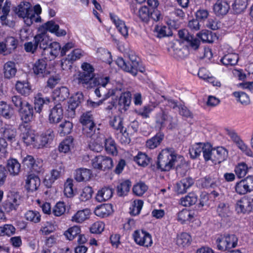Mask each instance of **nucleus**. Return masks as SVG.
Here are the masks:
<instances>
[{
  "label": "nucleus",
  "mask_w": 253,
  "mask_h": 253,
  "mask_svg": "<svg viewBox=\"0 0 253 253\" xmlns=\"http://www.w3.org/2000/svg\"><path fill=\"white\" fill-rule=\"evenodd\" d=\"M183 158L171 149L163 150L158 157L157 167L162 171L169 170L178 161L182 163Z\"/></svg>",
  "instance_id": "1"
},
{
  "label": "nucleus",
  "mask_w": 253,
  "mask_h": 253,
  "mask_svg": "<svg viewBox=\"0 0 253 253\" xmlns=\"http://www.w3.org/2000/svg\"><path fill=\"white\" fill-rule=\"evenodd\" d=\"M83 72H80L76 78L78 83L84 87L91 88L96 86V83L99 77H95L94 68L92 65L86 62L82 65Z\"/></svg>",
  "instance_id": "2"
},
{
  "label": "nucleus",
  "mask_w": 253,
  "mask_h": 253,
  "mask_svg": "<svg viewBox=\"0 0 253 253\" xmlns=\"http://www.w3.org/2000/svg\"><path fill=\"white\" fill-rule=\"evenodd\" d=\"M127 55L131 63L126 62L122 57H118L116 63L124 71L129 72L135 76L137 74L139 66V58L133 51H129Z\"/></svg>",
  "instance_id": "3"
},
{
  "label": "nucleus",
  "mask_w": 253,
  "mask_h": 253,
  "mask_svg": "<svg viewBox=\"0 0 253 253\" xmlns=\"http://www.w3.org/2000/svg\"><path fill=\"white\" fill-rule=\"evenodd\" d=\"M97 81L96 86L98 87L94 91L97 96L102 97L105 100L115 94V89L111 87L109 77H99Z\"/></svg>",
  "instance_id": "4"
},
{
  "label": "nucleus",
  "mask_w": 253,
  "mask_h": 253,
  "mask_svg": "<svg viewBox=\"0 0 253 253\" xmlns=\"http://www.w3.org/2000/svg\"><path fill=\"white\" fill-rule=\"evenodd\" d=\"M19 129L21 131V138L27 145H32L35 148H40L38 141V137L36 135L29 124L22 123L19 126Z\"/></svg>",
  "instance_id": "5"
},
{
  "label": "nucleus",
  "mask_w": 253,
  "mask_h": 253,
  "mask_svg": "<svg viewBox=\"0 0 253 253\" xmlns=\"http://www.w3.org/2000/svg\"><path fill=\"white\" fill-rule=\"evenodd\" d=\"M20 204V196L17 192H9L6 199L2 203V207L6 212H10L17 210Z\"/></svg>",
  "instance_id": "6"
},
{
  "label": "nucleus",
  "mask_w": 253,
  "mask_h": 253,
  "mask_svg": "<svg viewBox=\"0 0 253 253\" xmlns=\"http://www.w3.org/2000/svg\"><path fill=\"white\" fill-rule=\"evenodd\" d=\"M156 122L157 126L160 129L167 126L169 129H172L177 125L176 121L173 119L172 117L164 110L157 114Z\"/></svg>",
  "instance_id": "7"
},
{
  "label": "nucleus",
  "mask_w": 253,
  "mask_h": 253,
  "mask_svg": "<svg viewBox=\"0 0 253 253\" xmlns=\"http://www.w3.org/2000/svg\"><path fill=\"white\" fill-rule=\"evenodd\" d=\"M64 172V167L62 162L56 163L54 168L52 169L49 174L46 175L44 183L46 186L49 188L51 185L58 179Z\"/></svg>",
  "instance_id": "8"
},
{
  "label": "nucleus",
  "mask_w": 253,
  "mask_h": 253,
  "mask_svg": "<svg viewBox=\"0 0 253 253\" xmlns=\"http://www.w3.org/2000/svg\"><path fill=\"white\" fill-rule=\"evenodd\" d=\"M91 165L95 169L106 170L112 168L113 162L111 158L99 155L92 160Z\"/></svg>",
  "instance_id": "9"
},
{
  "label": "nucleus",
  "mask_w": 253,
  "mask_h": 253,
  "mask_svg": "<svg viewBox=\"0 0 253 253\" xmlns=\"http://www.w3.org/2000/svg\"><path fill=\"white\" fill-rule=\"evenodd\" d=\"M133 236L136 243L140 246L148 247L150 246L152 244L151 235L143 230L135 231Z\"/></svg>",
  "instance_id": "10"
},
{
  "label": "nucleus",
  "mask_w": 253,
  "mask_h": 253,
  "mask_svg": "<svg viewBox=\"0 0 253 253\" xmlns=\"http://www.w3.org/2000/svg\"><path fill=\"white\" fill-rule=\"evenodd\" d=\"M47 63L42 59H39L33 65V71L35 75L38 77L43 78L49 74V71L47 69Z\"/></svg>",
  "instance_id": "11"
},
{
  "label": "nucleus",
  "mask_w": 253,
  "mask_h": 253,
  "mask_svg": "<svg viewBox=\"0 0 253 253\" xmlns=\"http://www.w3.org/2000/svg\"><path fill=\"white\" fill-rule=\"evenodd\" d=\"M236 211L239 213H246L252 210L250 196H246L238 200L235 206Z\"/></svg>",
  "instance_id": "12"
},
{
  "label": "nucleus",
  "mask_w": 253,
  "mask_h": 253,
  "mask_svg": "<svg viewBox=\"0 0 253 253\" xmlns=\"http://www.w3.org/2000/svg\"><path fill=\"white\" fill-rule=\"evenodd\" d=\"M63 117V110L60 103L57 104L50 110L49 115V122L50 124L59 123Z\"/></svg>",
  "instance_id": "13"
},
{
  "label": "nucleus",
  "mask_w": 253,
  "mask_h": 253,
  "mask_svg": "<svg viewBox=\"0 0 253 253\" xmlns=\"http://www.w3.org/2000/svg\"><path fill=\"white\" fill-rule=\"evenodd\" d=\"M110 15L111 20L115 25L118 31L125 38H127L128 36V28L125 22L113 14L111 13Z\"/></svg>",
  "instance_id": "14"
},
{
  "label": "nucleus",
  "mask_w": 253,
  "mask_h": 253,
  "mask_svg": "<svg viewBox=\"0 0 253 253\" xmlns=\"http://www.w3.org/2000/svg\"><path fill=\"white\" fill-rule=\"evenodd\" d=\"M19 112L21 114L23 123L28 124V122L31 121L33 117L34 111L32 106L28 102L25 103V105Z\"/></svg>",
  "instance_id": "15"
},
{
  "label": "nucleus",
  "mask_w": 253,
  "mask_h": 253,
  "mask_svg": "<svg viewBox=\"0 0 253 253\" xmlns=\"http://www.w3.org/2000/svg\"><path fill=\"white\" fill-rule=\"evenodd\" d=\"M104 136L102 134H99L96 137L91 138L88 145L89 149L94 152H100L103 148Z\"/></svg>",
  "instance_id": "16"
},
{
  "label": "nucleus",
  "mask_w": 253,
  "mask_h": 253,
  "mask_svg": "<svg viewBox=\"0 0 253 253\" xmlns=\"http://www.w3.org/2000/svg\"><path fill=\"white\" fill-rule=\"evenodd\" d=\"M178 35L181 39L188 42L192 48L195 50L198 48L200 44L199 41L198 39L194 38L192 35H189L187 31H179Z\"/></svg>",
  "instance_id": "17"
},
{
  "label": "nucleus",
  "mask_w": 253,
  "mask_h": 253,
  "mask_svg": "<svg viewBox=\"0 0 253 253\" xmlns=\"http://www.w3.org/2000/svg\"><path fill=\"white\" fill-rule=\"evenodd\" d=\"M229 9V5L224 0H217L213 6V11L217 16L226 14Z\"/></svg>",
  "instance_id": "18"
},
{
  "label": "nucleus",
  "mask_w": 253,
  "mask_h": 253,
  "mask_svg": "<svg viewBox=\"0 0 253 253\" xmlns=\"http://www.w3.org/2000/svg\"><path fill=\"white\" fill-rule=\"evenodd\" d=\"M41 181L39 177L34 174H29L26 180V187L31 191L36 190L40 185Z\"/></svg>",
  "instance_id": "19"
},
{
  "label": "nucleus",
  "mask_w": 253,
  "mask_h": 253,
  "mask_svg": "<svg viewBox=\"0 0 253 253\" xmlns=\"http://www.w3.org/2000/svg\"><path fill=\"white\" fill-rule=\"evenodd\" d=\"M212 162L214 164L220 163L225 160L227 156V152L222 147L214 148L212 152Z\"/></svg>",
  "instance_id": "20"
},
{
  "label": "nucleus",
  "mask_w": 253,
  "mask_h": 253,
  "mask_svg": "<svg viewBox=\"0 0 253 253\" xmlns=\"http://www.w3.org/2000/svg\"><path fill=\"white\" fill-rule=\"evenodd\" d=\"M31 12H33L31 4L27 1H22L15 9V12L19 17H25Z\"/></svg>",
  "instance_id": "21"
},
{
  "label": "nucleus",
  "mask_w": 253,
  "mask_h": 253,
  "mask_svg": "<svg viewBox=\"0 0 253 253\" xmlns=\"http://www.w3.org/2000/svg\"><path fill=\"white\" fill-rule=\"evenodd\" d=\"M193 183V180L191 178L188 177L183 179L176 184L175 191L178 194H183Z\"/></svg>",
  "instance_id": "22"
},
{
  "label": "nucleus",
  "mask_w": 253,
  "mask_h": 253,
  "mask_svg": "<svg viewBox=\"0 0 253 253\" xmlns=\"http://www.w3.org/2000/svg\"><path fill=\"white\" fill-rule=\"evenodd\" d=\"M92 176L90 169L81 168L76 171L75 178L78 182L88 181Z\"/></svg>",
  "instance_id": "23"
},
{
  "label": "nucleus",
  "mask_w": 253,
  "mask_h": 253,
  "mask_svg": "<svg viewBox=\"0 0 253 253\" xmlns=\"http://www.w3.org/2000/svg\"><path fill=\"white\" fill-rule=\"evenodd\" d=\"M113 193L112 188L108 187H103L98 191L96 196V199L99 202L106 201L112 197Z\"/></svg>",
  "instance_id": "24"
},
{
  "label": "nucleus",
  "mask_w": 253,
  "mask_h": 253,
  "mask_svg": "<svg viewBox=\"0 0 253 253\" xmlns=\"http://www.w3.org/2000/svg\"><path fill=\"white\" fill-rule=\"evenodd\" d=\"M84 100V95L82 92H78L72 96L68 102V111L74 112L75 109Z\"/></svg>",
  "instance_id": "25"
},
{
  "label": "nucleus",
  "mask_w": 253,
  "mask_h": 253,
  "mask_svg": "<svg viewBox=\"0 0 253 253\" xmlns=\"http://www.w3.org/2000/svg\"><path fill=\"white\" fill-rule=\"evenodd\" d=\"M6 168L11 175L15 176L20 172L21 165L16 159H10L7 161Z\"/></svg>",
  "instance_id": "26"
},
{
  "label": "nucleus",
  "mask_w": 253,
  "mask_h": 253,
  "mask_svg": "<svg viewBox=\"0 0 253 253\" xmlns=\"http://www.w3.org/2000/svg\"><path fill=\"white\" fill-rule=\"evenodd\" d=\"M90 210L88 209L78 211L72 217L71 220L76 223H82L89 217Z\"/></svg>",
  "instance_id": "27"
},
{
  "label": "nucleus",
  "mask_w": 253,
  "mask_h": 253,
  "mask_svg": "<svg viewBox=\"0 0 253 253\" xmlns=\"http://www.w3.org/2000/svg\"><path fill=\"white\" fill-rule=\"evenodd\" d=\"M239 59L238 54L228 53L221 58L220 62L225 66H234L238 63Z\"/></svg>",
  "instance_id": "28"
},
{
  "label": "nucleus",
  "mask_w": 253,
  "mask_h": 253,
  "mask_svg": "<svg viewBox=\"0 0 253 253\" xmlns=\"http://www.w3.org/2000/svg\"><path fill=\"white\" fill-rule=\"evenodd\" d=\"M17 72L15 63L12 61L5 63L3 66V74L5 78L10 79L13 77Z\"/></svg>",
  "instance_id": "29"
},
{
  "label": "nucleus",
  "mask_w": 253,
  "mask_h": 253,
  "mask_svg": "<svg viewBox=\"0 0 253 253\" xmlns=\"http://www.w3.org/2000/svg\"><path fill=\"white\" fill-rule=\"evenodd\" d=\"M103 143H104L105 151L108 154L113 155H117V149L116 144L115 141L111 137L104 138Z\"/></svg>",
  "instance_id": "30"
},
{
  "label": "nucleus",
  "mask_w": 253,
  "mask_h": 253,
  "mask_svg": "<svg viewBox=\"0 0 253 253\" xmlns=\"http://www.w3.org/2000/svg\"><path fill=\"white\" fill-rule=\"evenodd\" d=\"M15 87L16 90L20 94L25 96L29 95L31 91V88L29 84L25 81H17Z\"/></svg>",
  "instance_id": "31"
},
{
  "label": "nucleus",
  "mask_w": 253,
  "mask_h": 253,
  "mask_svg": "<svg viewBox=\"0 0 253 253\" xmlns=\"http://www.w3.org/2000/svg\"><path fill=\"white\" fill-rule=\"evenodd\" d=\"M112 211V205L105 204L97 207L94 210L96 215L100 217H105L108 216Z\"/></svg>",
  "instance_id": "32"
},
{
  "label": "nucleus",
  "mask_w": 253,
  "mask_h": 253,
  "mask_svg": "<svg viewBox=\"0 0 253 253\" xmlns=\"http://www.w3.org/2000/svg\"><path fill=\"white\" fill-rule=\"evenodd\" d=\"M54 137V132L51 129H48L42 134L40 137V142H39L40 148L45 146L48 143H50L52 141Z\"/></svg>",
  "instance_id": "33"
},
{
  "label": "nucleus",
  "mask_w": 253,
  "mask_h": 253,
  "mask_svg": "<svg viewBox=\"0 0 253 253\" xmlns=\"http://www.w3.org/2000/svg\"><path fill=\"white\" fill-rule=\"evenodd\" d=\"M131 100V94L129 91L122 93L119 100V104L125 111L129 106Z\"/></svg>",
  "instance_id": "34"
},
{
  "label": "nucleus",
  "mask_w": 253,
  "mask_h": 253,
  "mask_svg": "<svg viewBox=\"0 0 253 253\" xmlns=\"http://www.w3.org/2000/svg\"><path fill=\"white\" fill-rule=\"evenodd\" d=\"M191 237L187 233H182L177 235L176 244L181 247H185L190 245L191 242Z\"/></svg>",
  "instance_id": "35"
},
{
  "label": "nucleus",
  "mask_w": 253,
  "mask_h": 253,
  "mask_svg": "<svg viewBox=\"0 0 253 253\" xmlns=\"http://www.w3.org/2000/svg\"><path fill=\"white\" fill-rule=\"evenodd\" d=\"M218 214L221 217L229 216L231 213L229 205L225 202H220L216 209Z\"/></svg>",
  "instance_id": "36"
},
{
  "label": "nucleus",
  "mask_w": 253,
  "mask_h": 253,
  "mask_svg": "<svg viewBox=\"0 0 253 253\" xmlns=\"http://www.w3.org/2000/svg\"><path fill=\"white\" fill-rule=\"evenodd\" d=\"M50 102L49 98H43L38 94L35 99V109L37 113H41L42 111L44 104H47Z\"/></svg>",
  "instance_id": "37"
},
{
  "label": "nucleus",
  "mask_w": 253,
  "mask_h": 253,
  "mask_svg": "<svg viewBox=\"0 0 253 253\" xmlns=\"http://www.w3.org/2000/svg\"><path fill=\"white\" fill-rule=\"evenodd\" d=\"M35 40L36 41L38 46H39L43 50L47 47L50 43L48 38L43 33L36 35L35 37Z\"/></svg>",
  "instance_id": "38"
},
{
  "label": "nucleus",
  "mask_w": 253,
  "mask_h": 253,
  "mask_svg": "<svg viewBox=\"0 0 253 253\" xmlns=\"http://www.w3.org/2000/svg\"><path fill=\"white\" fill-rule=\"evenodd\" d=\"M0 114L6 119H10L13 114V109L5 102H0Z\"/></svg>",
  "instance_id": "39"
},
{
  "label": "nucleus",
  "mask_w": 253,
  "mask_h": 253,
  "mask_svg": "<svg viewBox=\"0 0 253 253\" xmlns=\"http://www.w3.org/2000/svg\"><path fill=\"white\" fill-rule=\"evenodd\" d=\"M164 138V135L161 133H157L155 136L146 142V147L150 149L156 148Z\"/></svg>",
  "instance_id": "40"
},
{
  "label": "nucleus",
  "mask_w": 253,
  "mask_h": 253,
  "mask_svg": "<svg viewBox=\"0 0 253 253\" xmlns=\"http://www.w3.org/2000/svg\"><path fill=\"white\" fill-rule=\"evenodd\" d=\"M197 201V196L193 193H189L188 195L180 199L181 204L185 207H189L194 205Z\"/></svg>",
  "instance_id": "41"
},
{
  "label": "nucleus",
  "mask_w": 253,
  "mask_h": 253,
  "mask_svg": "<svg viewBox=\"0 0 253 253\" xmlns=\"http://www.w3.org/2000/svg\"><path fill=\"white\" fill-rule=\"evenodd\" d=\"M131 186V183L129 180H126L117 186V194L119 196L126 195L129 192Z\"/></svg>",
  "instance_id": "42"
},
{
  "label": "nucleus",
  "mask_w": 253,
  "mask_h": 253,
  "mask_svg": "<svg viewBox=\"0 0 253 253\" xmlns=\"http://www.w3.org/2000/svg\"><path fill=\"white\" fill-rule=\"evenodd\" d=\"M72 128V123L69 121L65 120L59 125L58 131L61 135H65L69 134Z\"/></svg>",
  "instance_id": "43"
},
{
  "label": "nucleus",
  "mask_w": 253,
  "mask_h": 253,
  "mask_svg": "<svg viewBox=\"0 0 253 253\" xmlns=\"http://www.w3.org/2000/svg\"><path fill=\"white\" fill-rule=\"evenodd\" d=\"M54 95L59 101H64L69 96V89L64 86L56 88L54 91Z\"/></svg>",
  "instance_id": "44"
},
{
  "label": "nucleus",
  "mask_w": 253,
  "mask_h": 253,
  "mask_svg": "<svg viewBox=\"0 0 253 253\" xmlns=\"http://www.w3.org/2000/svg\"><path fill=\"white\" fill-rule=\"evenodd\" d=\"M247 5V0H235L232 6L235 13H240L246 9Z\"/></svg>",
  "instance_id": "45"
},
{
  "label": "nucleus",
  "mask_w": 253,
  "mask_h": 253,
  "mask_svg": "<svg viewBox=\"0 0 253 253\" xmlns=\"http://www.w3.org/2000/svg\"><path fill=\"white\" fill-rule=\"evenodd\" d=\"M193 218V215L191 212L186 210L184 209L179 211L177 214V220L183 224L186 221L191 220Z\"/></svg>",
  "instance_id": "46"
},
{
  "label": "nucleus",
  "mask_w": 253,
  "mask_h": 253,
  "mask_svg": "<svg viewBox=\"0 0 253 253\" xmlns=\"http://www.w3.org/2000/svg\"><path fill=\"white\" fill-rule=\"evenodd\" d=\"M110 125L115 129L119 130L121 133L120 134L123 135L124 127L123 126V120L120 117H114L110 120Z\"/></svg>",
  "instance_id": "47"
},
{
  "label": "nucleus",
  "mask_w": 253,
  "mask_h": 253,
  "mask_svg": "<svg viewBox=\"0 0 253 253\" xmlns=\"http://www.w3.org/2000/svg\"><path fill=\"white\" fill-rule=\"evenodd\" d=\"M15 228L11 224H5L0 226V236H10L15 233Z\"/></svg>",
  "instance_id": "48"
},
{
  "label": "nucleus",
  "mask_w": 253,
  "mask_h": 253,
  "mask_svg": "<svg viewBox=\"0 0 253 253\" xmlns=\"http://www.w3.org/2000/svg\"><path fill=\"white\" fill-rule=\"evenodd\" d=\"M81 233V229L79 226H74L69 228L64 233L65 236L69 240H72Z\"/></svg>",
  "instance_id": "49"
},
{
  "label": "nucleus",
  "mask_w": 253,
  "mask_h": 253,
  "mask_svg": "<svg viewBox=\"0 0 253 253\" xmlns=\"http://www.w3.org/2000/svg\"><path fill=\"white\" fill-rule=\"evenodd\" d=\"M25 217L26 220L34 223H38L41 220V215L40 213L33 211H27L25 214Z\"/></svg>",
  "instance_id": "50"
},
{
  "label": "nucleus",
  "mask_w": 253,
  "mask_h": 253,
  "mask_svg": "<svg viewBox=\"0 0 253 253\" xmlns=\"http://www.w3.org/2000/svg\"><path fill=\"white\" fill-rule=\"evenodd\" d=\"M73 139L71 137H69L65 139L59 144L58 147L59 151L60 152L66 153L68 152L71 146H72Z\"/></svg>",
  "instance_id": "51"
},
{
  "label": "nucleus",
  "mask_w": 253,
  "mask_h": 253,
  "mask_svg": "<svg viewBox=\"0 0 253 253\" xmlns=\"http://www.w3.org/2000/svg\"><path fill=\"white\" fill-rule=\"evenodd\" d=\"M134 160L138 165L142 167L147 166L150 161V159L145 154L142 153H139L138 155L134 157Z\"/></svg>",
  "instance_id": "52"
},
{
  "label": "nucleus",
  "mask_w": 253,
  "mask_h": 253,
  "mask_svg": "<svg viewBox=\"0 0 253 253\" xmlns=\"http://www.w3.org/2000/svg\"><path fill=\"white\" fill-rule=\"evenodd\" d=\"M95 124L94 123H91L89 125L83 126V133L87 137H90L91 138L97 136L98 134L95 133Z\"/></svg>",
  "instance_id": "53"
},
{
  "label": "nucleus",
  "mask_w": 253,
  "mask_h": 253,
  "mask_svg": "<svg viewBox=\"0 0 253 253\" xmlns=\"http://www.w3.org/2000/svg\"><path fill=\"white\" fill-rule=\"evenodd\" d=\"M205 144L199 143L194 145L189 149L191 155L194 158H196L200 155L202 151H203V153H204Z\"/></svg>",
  "instance_id": "54"
},
{
  "label": "nucleus",
  "mask_w": 253,
  "mask_h": 253,
  "mask_svg": "<svg viewBox=\"0 0 253 253\" xmlns=\"http://www.w3.org/2000/svg\"><path fill=\"white\" fill-rule=\"evenodd\" d=\"M197 36L203 42L211 43L213 42V36L211 32L203 30L197 34Z\"/></svg>",
  "instance_id": "55"
},
{
  "label": "nucleus",
  "mask_w": 253,
  "mask_h": 253,
  "mask_svg": "<svg viewBox=\"0 0 253 253\" xmlns=\"http://www.w3.org/2000/svg\"><path fill=\"white\" fill-rule=\"evenodd\" d=\"M143 202L141 200H134L132 208H130V213L133 215H138L142 208Z\"/></svg>",
  "instance_id": "56"
},
{
  "label": "nucleus",
  "mask_w": 253,
  "mask_h": 253,
  "mask_svg": "<svg viewBox=\"0 0 253 253\" xmlns=\"http://www.w3.org/2000/svg\"><path fill=\"white\" fill-rule=\"evenodd\" d=\"M73 182L72 179L68 178L64 184V194L69 198H71L74 195Z\"/></svg>",
  "instance_id": "57"
},
{
  "label": "nucleus",
  "mask_w": 253,
  "mask_h": 253,
  "mask_svg": "<svg viewBox=\"0 0 253 253\" xmlns=\"http://www.w3.org/2000/svg\"><path fill=\"white\" fill-rule=\"evenodd\" d=\"M216 242L219 250L225 251L228 250L226 235H221L216 239Z\"/></svg>",
  "instance_id": "58"
},
{
  "label": "nucleus",
  "mask_w": 253,
  "mask_h": 253,
  "mask_svg": "<svg viewBox=\"0 0 253 253\" xmlns=\"http://www.w3.org/2000/svg\"><path fill=\"white\" fill-rule=\"evenodd\" d=\"M22 18L24 19V22L28 26H30L34 22H38L41 19L40 16L36 15L34 12H31L25 17H22Z\"/></svg>",
  "instance_id": "59"
},
{
  "label": "nucleus",
  "mask_w": 253,
  "mask_h": 253,
  "mask_svg": "<svg viewBox=\"0 0 253 253\" xmlns=\"http://www.w3.org/2000/svg\"><path fill=\"white\" fill-rule=\"evenodd\" d=\"M248 167L245 163L239 164L235 168V171L239 178L244 177L248 172Z\"/></svg>",
  "instance_id": "60"
},
{
  "label": "nucleus",
  "mask_w": 253,
  "mask_h": 253,
  "mask_svg": "<svg viewBox=\"0 0 253 253\" xmlns=\"http://www.w3.org/2000/svg\"><path fill=\"white\" fill-rule=\"evenodd\" d=\"M235 97L238 98V100L243 105L249 104L250 100L248 95L243 92H235L233 93Z\"/></svg>",
  "instance_id": "61"
},
{
  "label": "nucleus",
  "mask_w": 253,
  "mask_h": 253,
  "mask_svg": "<svg viewBox=\"0 0 253 253\" xmlns=\"http://www.w3.org/2000/svg\"><path fill=\"white\" fill-rule=\"evenodd\" d=\"M93 190L91 187H85L82 191L80 194V198L82 201H85L90 199L93 194Z\"/></svg>",
  "instance_id": "62"
},
{
  "label": "nucleus",
  "mask_w": 253,
  "mask_h": 253,
  "mask_svg": "<svg viewBox=\"0 0 253 253\" xmlns=\"http://www.w3.org/2000/svg\"><path fill=\"white\" fill-rule=\"evenodd\" d=\"M65 211V207L64 203L58 202L54 207L52 211V213L55 216H59L62 215Z\"/></svg>",
  "instance_id": "63"
},
{
  "label": "nucleus",
  "mask_w": 253,
  "mask_h": 253,
  "mask_svg": "<svg viewBox=\"0 0 253 253\" xmlns=\"http://www.w3.org/2000/svg\"><path fill=\"white\" fill-rule=\"evenodd\" d=\"M147 186L144 183H139L133 187V192L137 196H142L147 190Z\"/></svg>",
  "instance_id": "64"
}]
</instances>
